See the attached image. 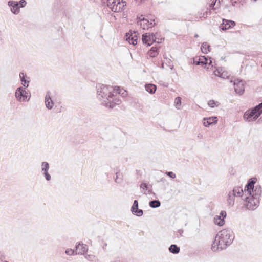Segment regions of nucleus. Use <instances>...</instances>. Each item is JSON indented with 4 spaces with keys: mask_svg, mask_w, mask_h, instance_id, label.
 <instances>
[{
    "mask_svg": "<svg viewBox=\"0 0 262 262\" xmlns=\"http://www.w3.org/2000/svg\"><path fill=\"white\" fill-rule=\"evenodd\" d=\"M256 183V179H251L249 183L246 185L244 192L246 196L245 201V205L249 210H254L258 206L259 201L258 196L261 193L260 188H256L254 190V185Z\"/></svg>",
    "mask_w": 262,
    "mask_h": 262,
    "instance_id": "1",
    "label": "nucleus"
},
{
    "mask_svg": "<svg viewBox=\"0 0 262 262\" xmlns=\"http://www.w3.org/2000/svg\"><path fill=\"white\" fill-rule=\"evenodd\" d=\"M232 232L229 230L223 229L217 234L211 248L213 251L224 249L232 243Z\"/></svg>",
    "mask_w": 262,
    "mask_h": 262,
    "instance_id": "2",
    "label": "nucleus"
},
{
    "mask_svg": "<svg viewBox=\"0 0 262 262\" xmlns=\"http://www.w3.org/2000/svg\"><path fill=\"white\" fill-rule=\"evenodd\" d=\"M261 114L262 103L254 108L247 111L244 115V118L247 121H252L256 119Z\"/></svg>",
    "mask_w": 262,
    "mask_h": 262,
    "instance_id": "3",
    "label": "nucleus"
},
{
    "mask_svg": "<svg viewBox=\"0 0 262 262\" xmlns=\"http://www.w3.org/2000/svg\"><path fill=\"white\" fill-rule=\"evenodd\" d=\"M114 92L113 88L104 85H101L98 88V93L101 95L102 97H106L108 100L111 101L113 96L112 92Z\"/></svg>",
    "mask_w": 262,
    "mask_h": 262,
    "instance_id": "4",
    "label": "nucleus"
},
{
    "mask_svg": "<svg viewBox=\"0 0 262 262\" xmlns=\"http://www.w3.org/2000/svg\"><path fill=\"white\" fill-rule=\"evenodd\" d=\"M126 5V1H112L107 4V6L115 12H121Z\"/></svg>",
    "mask_w": 262,
    "mask_h": 262,
    "instance_id": "5",
    "label": "nucleus"
},
{
    "mask_svg": "<svg viewBox=\"0 0 262 262\" xmlns=\"http://www.w3.org/2000/svg\"><path fill=\"white\" fill-rule=\"evenodd\" d=\"M193 62L196 65H200L207 69V66L211 65L212 63L210 58L208 59L204 56L195 57L193 59Z\"/></svg>",
    "mask_w": 262,
    "mask_h": 262,
    "instance_id": "6",
    "label": "nucleus"
},
{
    "mask_svg": "<svg viewBox=\"0 0 262 262\" xmlns=\"http://www.w3.org/2000/svg\"><path fill=\"white\" fill-rule=\"evenodd\" d=\"M138 23H140L141 27L144 29H148L152 27L155 24L154 20H149L148 19L145 18L144 16L141 15L140 16L138 17Z\"/></svg>",
    "mask_w": 262,
    "mask_h": 262,
    "instance_id": "7",
    "label": "nucleus"
},
{
    "mask_svg": "<svg viewBox=\"0 0 262 262\" xmlns=\"http://www.w3.org/2000/svg\"><path fill=\"white\" fill-rule=\"evenodd\" d=\"M158 35V33H147L143 34L142 41L144 44L147 46L151 45L156 40V36Z\"/></svg>",
    "mask_w": 262,
    "mask_h": 262,
    "instance_id": "8",
    "label": "nucleus"
},
{
    "mask_svg": "<svg viewBox=\"0 0 262 262\" xmlns=\"http://www.w3.org/2000/svg\"><path fill=\"white\" fill-rule=\"evenodd\" d=\"M9 1V5L11 7V10L14 13L19 12V8L23 7L26 4V1Z\"/></svg>",
    "mask_w": 262,
    "mask_h": 262,
    "instance_id": "9",
    "label": "nucleus"
},
{
    "mask_svg": "<svg viewBox=\"0 0 262 262\" xmlns=\"http://www.w3.org/2000/svg\"><path fill=\"white\" fill-rule=\"evenodd\" d=\"M15 96L20 101H25L30 98L29 94L22 88L17 89L15 92Z\"/></svg>",
    "mask_w": 262,
    "mask_h": 262,
    "instance_id": "10",
    "label": "nucleus"
},
{
    "mask_svg": "<svg viewBox=\"0 0 262 262\" xmlns=\"http://www.w3.org/2000/svg\"><path fill=\"white\" fill-rule=\"evenodd\" d=\"M213 73L215 76L224 79H228L230 76V73L223 67H217Z\"/></svg>",
    "mask_w": 262,
    "mask_h": 262,
    "instance_id": "11",
    "label": "nucleus"
},
{
    "mask_svg": "<svg viewBox=\"0 0 262 262\" xmlns=\"http://www.w3.org/2000/svg\"><path fill=\"white\" fill-rule=\"evenodd\" d=\"M226 216V212L225 211H222L220 215H216L214 218V223L215 225L219 226H222L224 225L225 221L224 218Z\"/></svg>",
    "mask_w": 262,
    "mask_h": 262,
    "instance_id": "12",
    "label": "nucleus"
},
{
    "mask_svg": "<svg viewBox=\"0 0 262 262\" xmlns=\"http://www.w3.org/2000/svg\"><path fill=\"white\" fill-rule=\"evenodd\" d=\"M234 89L238 94H242L245 89L244 82L238 79L235 80L234 82Z\"/></svg>",
    "mask_w": 262,
    "mask_h": 262,
    "instance_id": "13",
    "label": "nucleus"
},
{
    "mask_svg": "<svg viewBox=\"0 0 262 262\" xmlns=\"http://www.w3.org/2000/svg\"><path fill=\"white\" fill-rule=\"evenodd\" d=\"M235 25V23L234 21L223 19V23L222 24H221L220 28L222 30L225 31L233 28Z\"/></svg>",
    "mask_w": 262,
    "mask_h": 262,
    "instance_id": "14",
    "label": "nucleus"
},
{
    "mask_svg": "<svg viewBox=\"0 0 262 262\" xmlns=\"http://www.w3.org/2000/svg\"><path fill=\"white\" fill-rule=\"evenodd\" d=\"M126 39L133 45H136L137 43L138 36L136 32L127 33L126 35Z\"/></svg>",
    "mask_w": 262,
    "mask_h": 262,
    "instance_id": "15",
    "label": "nucleus"
},
{
    "mask_svg": "<svg viewBox=\"0 0 262 262\" xmlns=\"http://www.w3.org/2000/svg\"><path fill=\"white\" fill-rule=\"evenodd\" d=\"M132 211L134 214L138 216H141L143 215V211L138 209V203L137 200H135L132 207Z\"/></svg>",
    "mask_w": 262,
    "mask_h": 262,
    "instance_id": "16",
    "label": "nucleus"
},
{
    "mask_svg": "<svg viewBox=\"0 0 262 262\" xmlns=\"http://www.w3.org/2000/svg\"><path fill=\"white\" fill-rule=\"evenodd\" d=\"M88 250L86 245L79 244L76 247L75 253L78 254H84Z\"/></svg>",
    "mask_w": 262,
    "mask_h": 262,
    "instance_id": "17",
    "label": "nucleus"
},
{
    "mask_svg": "<svg viewBox=\"0 0 262 262\" xmlns=\"http://www.w3.org/2000/svg\"><path fill=\"white\" fill-rule=\"evenodd\" d=\"M217 121V118L216 117H211L204 119V125L208 127L210 125L215 124Z\"/></svg>",
    "mask_w": 262,
    "mask_h": 262,
    "instance_id": "18",
    "label": "nucleus"
},
{
    "mask_svg": "<svg viewBox=\"0 0 262 262\" xmlns=\"http://www.w3.org/2000/svg\"><path fill=\"white\" fill-rule=\"evenodd\" d=\"M113 91L114 92H115L118 94L120 95L123 97H126L128 95L127 92L126 90L123 88H121L119 86H114L113 88Z\"/></svg>",
    "mask_w": 262,
    "mask_h": 262,
    "instance_id": "19",
    "label": "nucleus"
},
{
    "mask_svg": "<svg viewBox=\"0 0 262 262\" xmlns=\"http://www.w3.org/2000/svg\"><path fill=\"white\" fill-rule=\"evenodd\" d=\"M158 54L159 51L157 47H152L147 52V55L151 58L156 57Z\"/></svg>",
    "mask_w": 262,
    "mask_h": 262,
    "instance_id": "20",
    "label": "nucleus"
},
{
    "mask_svg": "<svg viewBox=\"0 0 262 262\" xmlns=\"http://www.w3.org/2000/svg\"><path fill=\"white\" fill-rule=\"evenodd\" d=\"M232 193L236 197L241 196L245 192L240 187H236L232 190Z\"/></svg>",
    "mask_w": 262,
    "mask_h": 262,
    "instance_id": "21",
    "label": "nucleus"
},
{
    "mask_svg": "<svg viewBox=\"0 0 262 262\" xmlns=\"http://www.w3.org/2000/svg\"><path fill=\"white\" fill-rule=\"evenodd\" d=\"M19 76L21 79V81L22 82V84L25 87H28L29 85V81L27 80V76L24 73H20L19 74Z\"/></svg>",
    "mask_w": 262,
    "mask_h": 262,
    "instance_id": "22",
    "label": "nucleus"
},
{
    "mask_svg": "<svg viewBox=\"0 0 262 262\" xmlns=\"http://www.w3.org/2000/svg\"><path fill=\"white\" fill-rule=\"evenodd\" d=\"M201 50L203 53L207 54L210 51L211 48L207 42H204L202 44Z\"/></svg>",
    "mask_w": 262,
    "mask_h": 262,
    "instance_id": "23",
    "label": "nucleus"
},
{
    "mask_svg": "<svg viewBox=\"0 0 262 262\" xmlns=\"http://www.w3.org/2000/svg\"><path fill=\"white\" fill-rule=\"evenodd\" d=\"M45 103L47 108L51 109L53 107L54 103L50 96L46 95L45 98Z\"/></svg>",
    "mask_w": 262,
    "mask_h": 262,
    "instance_id": "24",
    "label": "nucleus"
},
{
    "mask_svg": "<svg viewBox=\"0 0 262 262\" xmlns=\"http://www.w3.org/2000/svg\"><path fill=\"white\" fill-rule=\"evenodd\" d=\"M156 86L152 84H148L145 85L146 90L150 94H154L156 90Z\"/></svg>",
    "mask_w": 262,
    "mask_h": 262,
    "instance_id": "25",
    "label": "nucleus"
},
{
    "mask_svg": "<svg viewBox=\"0 0 262 262\" xmlns=\"http://www.w3.org/2000/svg\"><path fill=\"white\" fill-rule=\"evenodd\" d=\"M169 250L170 252L172 253H178L180 251L179 247H177V246L176 245H171L169 248Z\"/></svg>",
    "mask_w": 262,
    "mask_h": 262,
    "instance_id": "26",
    "label": "nucleus"
},
{
    "mask_svg": "<svg viewBox=\"0 0 262 262\" xmlns=\"http://www.w3.org/2000/svg\"><path fill=\"white\" fill-rule=\"evenodd\" d=\"M235 196L233 195L232 191L229 193L228 201L230 204H232L234 202V198Z\"/></svg>",
    "mask_w": 262,
    "mask_h": 262,
    "instance_id": "27",
    "label": "nucleus"
},
{
    "mask_svg": "<svg viewBox=\"0 0 262 262\" xmlns=\"http://www.w3.org/2000/svg\"><path fill=\"white\" fill-rule=\"evenodd\" d=\"M150 206L152 208L158 207L160 205V202L159 201H152L149 203Z\"/></svg>",
    "mask_w": 262,
    "mask_h": 262,
    "instance_id": "28",
    "label": "nucleus"
},
{
    "mask_svg": "<svg viewBox=\"0 0 262 262\" xmlns=\"http://www.w3.org/2000/svg\"><path fill=\"white\" fill-rule=\"evenodd\" d=\"M175 106L177 108H180L181 105V98L180 97H178L175 99L174 100Z\"/></svg>",
    "mask_w": 262,
    "mask_h": 262,
    "instance_id": "29",
    "label": "nucleus"
},
{
    "mask_svg": "<svg viewBox=\"0 0 262 262\" xmlns=\"http://www.w3.org/2000/svg\"><path fill=\"white\" fill-rule=\"evenodd\" d=\"M49 168V164L47 162H43L42 164V169L44 171V172H48Z\"/></svg>",
    "mask_w": 262,
    "mask_h": 262,
    "instance_id": "30",
    "label": "nucleus"
},
{
    "mask_svg": "<svg viewBox=\"0 0 262 262\" xmlns=\"http://www.w3.org/2000/svg\"><path fill=\"white\" fill-rule=\"evenodd\" d=\"M217 102H215L214 100H210V101H209L208 104L209 106H210L211 107H214L215 106H217Z\"/></svg>",
    "mask_w": 262,
    "mask_h": 262,
    "instance_id": "31",
    "label": "nucleus"
},
{
    "mask_svg": "<svg viewBox=\"0 0 262 262\" xmlns=\"http://www.w3.org/2000/svg\"><path fill=\"white\" fill-rule=\"evenodd\" d=\"M141 188L143 189L145 191L147 190L148 185L146 183H143L140 185Z\"/></svg>",
    "mask_w": 262,
    "mask_h": 262,
    "instance_id": "32",
    "label": "nucleus"
},
{
    "mask_svg": "<svg viewBox=\"0 0 262 262\" xmlns=\"http://www.w3.org/2000/svg\"><path fill=\"white\" fill-rule=\"evenodd\" d=\"M66 253L68 254V255H73L74 254V253H75V251H74L72 249H67L66 251Z\"/></svg>",
    "mask_w": 262,
    "mask_h": 262,
    "instance_id": "33",
    "label": "nucleus"
},
{
    "mask_svg": "<svg viewBox=\"0 0 262 262\" xmlns=\"http://www.w3.org/2000/svg\"><path fill=\"white\" fill-rule=\"evenodd\" d=\"M166 174H167L168 176H169L171 178H176V174L174 173H173L172 172H166Z\"/></svg>",
    "mask_w": 262,
    "mask_h": 262,
    "instance_id": "34",
    "label": "nucleus"
},
{
    "mask_svg": "<svg viewBox=\"0 0 262 262\" xmlns=\"http://www.w3.org/2000/svg\"><path fill=\"white\" fill-rule=\"evenodd\" d=\"M47 180L49 181L51 179V176L47 171L44 172Z\"/></svg>",
    "mask_w": 262,
    "mask_h": 262,
    "instance_id": "35",
    "label": "nucleus"
},
{
    "mask_svg": "<svg viewBox=\"0 0 262 262\" xmlns=\"http://www.w3.org/2000/svg\"><path fill=\"white\" fill-rule=\"evenodd\" d=\"M115 101V104H119L121 103V101L119 99H116Z\"/></svg>",
    "mask_w": 262,
    "mask_h": 262,
    "instance_id": "36",
    "label": "nucleus"
},
{
    "mask_svg": "<svg viewBox=\"0 0 262 262\" xmlns=\"http://www.w3.org/2000/svg\"><path fill=\"white\" fill-rule=\"evenodd\" d=\"M2 258H3V255H2V254L0 253V262H2Z\"/></svg>",
    "mask_w": 262,
    "mask_h": 262,
    "instance_id": "37",
    "label": "nucleus"
},
{
    "mask_svg": "<svg viewBox=\"0 0 262 262\" xmlns=\"http://www.w3.org/2000/svg\"><path fill=\"white\" fill-rule=\"evenodd\" d=\"M114 105L113 104L110 103L109 106L111 108H113L114 107Z\"/></svg>",
    "mask_w": 262,
    "mask_h": 262,
    "instance_id": "38",
    "label": "nucleus"
}]
</instances>
